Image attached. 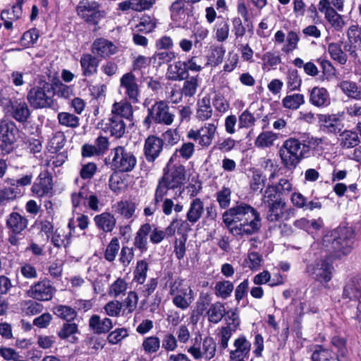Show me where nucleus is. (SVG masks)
<instances>
[{
  "instance_id": "f257e3e1",
  "label": "nucleus",
  "mask_w": 361,
  "mask_h": 361,
  "mask_svg": "<svg viewBox=\"0 0 361 361\" xmlns=\"http://www.w3.org/2000/svg\"><path fill=\"white\" fill-rule=\"evenodd\" d=\"M223 222L229 232L236 238L258 233L262 227L259 213L252 206L240 202L223 214Z\"/></svg>"
},
{
  "instance_id": "f03ea898",
  "label": "nucleus",
  "mask_w": 361,
  "mask_h": 361,
  "mask_svg": "<svg viewBox=\"0 0 361 361\" xmlns=\"http://www.w3.org/2000/svg\"><path fill=\"white\" fill-rule=\"evenodd\" d=\"M354 243V230L351 227L338 226L323 236L322 245L333 259H336L349 255Z\"/></svg>"
},
{
  "instance_id": "7ed1b4c3",
  "label": "nucleus",
  "mask_w": 361,
  "mask_h": 361,
  "mask_svg": "<svg viewBox=\"0 0 361 361\" xmlns=\"http://www.w3.org/2000/svg\"><path fill=\"white\" fill-rule=\"evenodd\" d=\"M321 138L307 137L301 142L299 140L290 137L286 140L279 149L280 158H307L310 152L321 145Z\"/></svg>"
},
{
  "instance_id": "20e7f679",
  "label": "nucleus",
  "mask_w": 361,
  "mask_h": 361,
  "mask_svg": "<svg viewBox=\"0 0 361 361\" xmlns=\"http://www.w3.org/2000/svg\"><path fill=\"white\" fill-rule=\"evenodd\" d=\"M53 85L45 80H39L28 91L27 100L35 109L51 108L54 104Z\"/></svg>"
},
{
  "instance_id": "39448f33",
  "label": "nucleus",
  "mask_w": 361,
  "mask_h": 361,
  "mask_svg": "<svg viewBox=\"0 0 361 361\" xmlns=\"http://www.w3.org/2000/svg\"><path fill=\"white\" fill-rule=\"evenodd\" d=\"M186 179L185 167L179 163H173L170 159L164 169V174L158 180L157 185L168 192L169 190L180 188Z\"/></svg>"
},
{
  "instance_id": "423d86ee",
  "label": "nucleus",
  "mask_w": 361,
  "mask_h": 361,
  "mask_svg": "<svg viewBox=\"0 0 361 361\" xmlns=\"http://www.w3.org/2000/svg\"><path fill=\"white\" fill-rule=\"evenodd\" d=\"M147 116L143 121L145 126L149 128L152 122L157 124L170 126L174 120V114L165 101L156 102L147 110Z\"/></svg>"
},
{
  "instance_id": "0eeeda50",
  "label": "nucleus",
  "mask_w": 361,
  "mask_h": 361,
  "mask_svg": "<svg viewBox=\"0 0 361 361\" xmlns=\"http://www.w3.org/2000/svg\"><path fill=\"white\" fill-rule=\"evenodd\" d=\"M216 351V343L214 338L210 336L204 338L202 348L200 347V341L196 338L194 344L188 349V352L195 360H200L201 358L211 360L215 356Z\"/></svg>"
},
{
  "instance_id": "6e6552de",
  "label": "nucleus",
  "mask_w": 361,
  "mask_h": 361,
  "mask_svg": "<svg viewBox=\"0 0 361 361\" xmlns=\"http://www.w3.org/2000/svg\"><path fill=\"white\" fill-rule=\"evenodd\" d=\"M97 128L116 138H121L126 133V125L124 121L118 116L109 115L97 123Z\"/></svg>"
},
{
  "instance_id": "1a4fd4ad",
  "label": "nucleus",
  "mask_w": 361,
  "mask_h": 361,
  "mask_svg": "<svg viewBox=\"0 0 361 361\" xmlns=\"http://www.w3.org/2000/svg\"><path fill=\"white\" fill-rule=\"evenodd\" d=\"M99 7V4L95 1L81 0L76 7V11L86 22L97 25L100 18Z\"/></svg>"
},
{
  "instance_id": "9d476101",
  "label": "nucleus",
  "mask_w": 361,
  "mask_h": 361,
  "mask_svg": "<svg viewBox=\"0 0 361 361\" xmlns=\"http://www.w3.org/2000/svg\"><path fill=\"white\" fill-rule=\"evenodd\" d=\"M307 272L320 283H328L332 279L334 267L328 259H322L307 267Z\"/></svg>"
},
{
  "instance_id": "9b49d317",
  "label": "nucleus",
  "mask_w": 361,
  "mask_h": 361,
  "mask_svg": "<svg viewBox=\"0 0 361 361\" xmlns=\"http://www.w3.org/2000/svg\"><path fill=\"white\" fill-rule=\"evenodd\" d=\"M55 291L56 288L51 281L44 279L32 285L27 291V295L36 300L49 301L52 299Z\"/></svg>"
},
{
  "instance_id": "f8f14e48",
  "label": "nucleus",
  "mask_w": 361,
  "mask_h": 361,
  "mask_svg": "<svg viewBox=\"0 0 361 361\" xmlns=\"http://www.w3.org/2000/svg\"><path fill=\"white\" fill-rule=\"evenodd\" d=\"M320 129L326 133H339L344 127L343 118L338 114H318Z\"/></svg>"
},
{
  "instance_id": "ddd939ff",
  "label": "nucleus",
  "mask_w": 361,
  "mask_h": 361,
  "mask_svg": "<svg viewBox=\"0 0 361 361\" xmlns=\"http://www.w3.org/2000/svg\"><path fill=\"white\" fill-rule=\"evenodd\" d=\"M216 131V124L207 123L197 130H190L188 133L190 139L198 141V143L204 147L209 146L214 137Z\"/></svg>"
},
{
  "instance_id": "4468645a",
  "label": "nucleus",
  "mask_w": 361,
  "mask_h": 361,
  "mask_svg": "<svg viewBox=\"0 0 361 361\" xmlns=\"http://www.w3.org/2000/svg\"><path fill=\"white\" fill-rule=\"evenodd\" d=\"M120 86L124 89L125 94L133 103L139 102L140 89L137 83V79L132 72H128L122 75L120 79Z\"/></svg>"
},
{
  "instance_id": "2eb2a0df",
  "label": "nucleus",
  "mask_w": 361,
  "mask_h": 361,
  "mask_svg": "<svg viewBox=\"0 0 361 361\" xmlns=\"http://www.w3.org/2000/svg\"><path fill=\"white\" fill-rule=\"evenodd\" d=\"M90 49L92 54L102 59L109 58L118 51L117 47L111 41L103 37L94 39Z\"/></svg>"
},
{
  "instance_id": "dca6fc26",
  "label": "nucleus",
  "mask_w": 361,
  "mask_h": 361,
  "mask_svg": "<svg viewBox=\"0 0 361 361\" xmlns=\"http://www.w3.org/2000/svg\"><path fill=\"white\" fill-rule=\"evenodd\" d=\"M10 108L11 116L18 122L25 123L30 116L31 111L27 104L23 99H16L10 102L8 106L4 107L5 109Z\"/></svg>"
},
{
  "instance_id": "f3484780",
  "label": "nucleus",
  "mask_w": 361,
  "mask_h": 361,
  "mask_svg": "<svg viewBox=\"0 0 361 361\" xmlns=\"http://www.w3.org/2000/svg\"><path fill=\"white\" fill-rule=\"evenodd\" d=\"M52 189V176L47 171L41 172L32 186V192L38 197L51 195Z\"/></svg>"
},
{
  "instance_id": "a211bd4d",
  "label": "nucleus",
  "mask_w": 361,
  "mask_h": 361,
  "mask_svg": "<svg viewBox=\"0 0 361 361\" xmlns=\"http://www.w3.org/2000/svg\"><path fill=\"white\" fill-rule=\"evenodd\" d=\"M109 147L108 138L99 136L93 145L85 144L82 147V155L83 157L103 156Z\"/></svg>"
},
{
  "instance_id": "6ab92c4d",
  "label": "nucleus",
  "mask_w": 361,
  "mask_h": 361,
  "mask_svg": "<svg viewBox=\"0 0 361 361\" xmlns=\"http://www.w3.org/2000/svg\"><path fill=\"white\" fill-rule=\"evenodd\" d=\"M342 298L348 301L361 300V274L350 278L345 284Z\"/></svg>"
},
{
  "instance_id": "aec40b11",
  "label": "nucleus",
  "mask_w": 361,
  "mask_h": 361,
  "mask_svg": "<svg viewBox=\"0 0 361 361\" xmlns=\"http://www.w3.org/2000/svg\"><path fill=\"white\" fill-rule=\"evenodd\" d=\"M233 350L230 351V358L233 360H243L249 357L251 350V343L245 336L240 335L233 341Z\"/></svg>"
},
{
  "instance_id": "412c9836",
  "label": "nucleus",
  "mask_w": 361,
  "mask_h": 361,
  "mask_svg": "<svg viewBox=\"0 0 361 361\" xmlns=\"http://www.w3.org/2000/svg\"><path fill=\"white\" fill-rule=\"evenodd\" d=\"M80 63L83 76L91 77L97 73L99 59L94 54H82L80 59Z\"/></svg>"
},
{
  "instance_id": "4be33fe9",
  "label": "nucleus",
  "mask_w": 361,
  "mask_h": 361,
  "mask_svg": "<svg viewBox=\"0 0 361 361\" xmlns=\"http://www.w3.org/2000/svg\"><path fill=\"white\" fill-rule=\"evenodd\" d=\"M286 206L284 200L265 204L266 219L269 222L281 221L285 215Z\"/></svg>"
},
{
  "instance_id": "5701e85b",
  "label": "nucleus",
  "mask_w": 361,
  "mask_h": 361,
  "mask_svg": "<svg viewBox=\"0 0 361 361\" xmlns=\"http://www.w3.org/2000/svg\"><path fill=\"white\" fill-rule=\"evenodd\" d=\"M27 219L18 212L11 213L6 218V226L14 234L21 233L27 226Z\"/></svg>"
},
{
  "instance_id": "b1692460",
  "label": "nucleus",
  "mask_w": 361,
  "mask_h": 361,
  "mask_svg": "<svg viewBox=\"0 0 361 361\" xmlns=\"http://www.w3.org/2000/svg\"><path fill=\"white\" fill-rule=\"evenodd\" d=\"M89 326L94 333L102 334L109 332L112 329L113 324L109 318L102 319L100 316L94 314L90 318Z\"/></svg>"
},
{
  "instance_id": "393cba45",
  "label": "nucleus",
  "mask_w": 361,
  "mask_h": 361,
  "mask_svg": "<svg viewBox=\"0 0 361 361\" xmlns=\"http://www.w3.org/2000/svg\"><path fill=\"white\" fill-rule=\"evenodd\" d=\"M310 102L317 107L327 106L330 104L328 91L324 87H313L310 94Z\"/></svg>"
},
{
  "instance_id": "a878e982",
  "label": "nucleus",
  "mask_w": 361,
  "mask_h": 361,
  "mask_svg": "<svg viewBox=\"0 0 361 361\" xmlns=\"http://www.w3.org/2000/svg\"><path fill=\"white\" fill-rule=\"evenodd\" d=\"M111 114L118 116L121 119H126L130 121L133 117V110L132 105L126 100H121L119 102H115L111 107Z\"/></svg>"
},
{
  "instance_id": "bb28decb",
  "label": "nucleus",
  "mask_w": 361,
  "mask_h": 361,
  "mask_svg": "<svg viewBox=\"0 0 361 361\" xmlns=\"http://www.w3.org/2000/svg\"><path fill=\"white\" fill-rule=\"evenodd\" d=\"M151 231V225L146 223L140 227L135 234L133 245L141 252H145L147 250V236Z\"/></svg>"
},
{
  "instance_id": "cd10ccee",
  "label": "nucleus",
  "mask_w": 361,
  "mask_h": 361,
  "mask_svg": "<svg viewBox=\"0 0 361 361\" xmlns=\"http://www.w3.org/2000/svg\"><path fill=\"white\" fill-rule=\"evenodd\" d=\"M184 1L176 0L170 6L171 18L177 26L186 25V13L184 9Z\"/></svg>"
},
{
  "instance_id": "c85d7f7f",
  "label": "nucleus",
  "mask_w": 361,
  "mask_h": 361,
  "mask_svg": "<svg viewBox=\"0 0 361 361\" xmlns=\"http://www.w3.org/2000/svg\"><path fill=\"white\" fill-rule=\"evenodd\" d=\"M94 221L96 226L106 233L111 232L116 223L114 216L109 212H104L96 215Z\"/></svg>"
},
{
  "instance_id": "c756f323",
  "label": "nucleus",
  "mask_w": 361,
  "mask_h": 361,
  "mask_svg": "<svg viewBox=\"0 0 361 361\" xmlns=\"http://www.w3.org/2000/svg\"><path fill=\"white\" fill-rule=\"evenodd\" d=\"M163 141L155 136H149L145 143V154L147 158H156L163 149Z\"/></svg>"
},
{
  "instance_id": "7c9ffc66",
  "label": "nucleus",
  "mask_w": 361,
  "mask_h": 361,
  "mask_svg": "<svg viewBox=\"0 0 361 361\" xmlns=\"http://www.w3.org/2000/svg\"><path fill=\"white\" fill-rule=\"evenodd\" d=\"M226 315L225 306L221 302L211 304L207 311L208 322L214 324L219 323Z\"/></svg>"
},
{
  "instance_id": "2f4dec72",
  "label": "nucleus",
  "mask_w": 361,
  "mask_h": 361,
  "mask_svg": "<svg viewBox=\"0 0 361 361\" xmlns=\"http://www.w3.org/2000/svg\"><path fill=\"white\" fill-rule=\"evenodd\" d=\"M18 129L13 122L0 123V140L1 142H15Z\"/></svg>"
},
{
  "instance_id": "473e14b6",
  "label": "nucleus",
  "mask_w": 361,
  "mask_h": 361,
  "mask_svg": "<svg viewBox=\"0 0 361 361\" xmlns=\"http://www.w3.org/2000/svg\"><path fill=\"white\" fill-rule=\"evenodd\" d=\"M338 87L348 98L361 100V86L350 80H342Z\"/></svg>"
},
{
  "instance_id": "72a5a7b5",
  "label": "nucleus",
  "mask_w": 361,
  "mask_h": 361,
  "mask_svg": "<svg viewBox=\"0 0 361 361\" xmlns=\"http://www.w3.org/2000/svg\"><path fill=\"white\" fill-rule=\"evenodd\" d=\"M338 140L340 145L344 148H353L360 143L357 133L350 130L341 131Z\"/></svg>"
},
{
  "instance_id": "f704fd0d",
  "label": "nucleus",
  "mask_w": 361,
  "mask_h": 361,
  "mask_svg": "<svg viewBox=\"0 0 361 361\" xmlns=\"http://www.w3.org/2000/svg\"><path fill=\"white\" fill-rule=\"evenodd\" d=\"M204 212V203L200 198L194 199L186 214L187 220L192 224L197 223Z\"/></svg>"
},
{
  "instance_id": "c9c22d12",
  "label": "nucleus",
  "mask_w": 361,
  "mask_h": 361,
  "mask_svg": "<svg viewBox=\"0 0 361 361\" xmlns=\"http://www.w3.org/2000/svg\"><path fill=\"white\" fill-rule=\"evenodd\" d=\"M331 345L336 350V357L337 361H347L348 350L347 341L340 336H334L331 339Z\"/></svg>"
},
{
  "instance_id": "e433bc0d",
  "label": "nucleus",
  "mask_w": 361,
  "mask_h": 361,
  "mask_svg": "<svg viewBox=\"0 0 361 361\" xmlns=\"http://www.w3.org/2000/svg\"><path fill=\"white\" fill-rule=\"evenodd\" d=\"M185 61H178L169 66V78L173 80H183L189 76Z\"/></svg>"
},
{
  "instance_id": "4c0bfd02",
  "label": "nucleus",
  "mask_w": 361,
  "mask_h": 361,
  "mask_svg": "<svg viewBox=\"0 0 361 361\" xmlns=\"http://www.w3.org/2000/svg\"><path fill=\"white\" fill-rule=\"evenodd\" d=\"M200 78L198 75L188 77L185 79L183 87L180 92H177L178 94V99H181V96L184 95L186 97H193L199 87Z\"/></svg>"
},
{
  "instance_id": "58836bf2",
  "label": "nucleus",
  "mask_w": 361,
  "mask_h": 361,
  "mask_svg": "<svg viewBox=\"0 0 361 361\" xmlns=\"http://www.w3.org/2000/svg\"><path fill=\"white\" fill-rule=\"evenodd\" d=\"M312 361H335L336 360L335 353L321 345L314 346L311 355Z\"/></svg>"
},
{
  "instance_id": "ea45409f",
  "label": "nucleus",
  "mask_w": 361,
  "mask_h": 361,
  "mask_svg": "<svg viewBox=\"0 0 361 361\" xmlns=\"http://www.w3.org/2000/svg\"><path fill=\"white\" fill-rule=\"evenodd\" d=\"M194 300L193 290H189L180 294L173 296L172 302L178 309L187 310Z\"/></svg>"
},
{
  "instance_id": "a19ab883",
  "label": "nucleus",
  "mask_w": 361,
  "mask_h": 361,
  "mask_svg": "<svg viewBox=\"0 0 361 361\" xmlns=\"http://www.w3.org/2000/svg\"><path fill=\"white\" fill-rule=\"evenodd\" d=\"M197 109L196 116L199 120L206 121L211 118L212 115V108L209 97H204L202 99L197 102Z\"/></svg>"
},
{
  "instance_id": "79ce46f5",
  "label": "nucleus",
  "mask_w": 361,
  "mask_h": 361,
  "mask_svg": "<svg viewBox=\"0 0 361 361\" xmlns=\"http://www.w3.org/2000/svg\"><path fill=\"white\" fill-rule=\"evenodd\" d=\"M106 164H111L114 170L119 172L132 171L136 165V159H105Z\"/></svg>"
},
{
  "instance_id": "37998d69",
  "label": "nucleus",
  "mask_w": 361,
  "mask_h": 361,
  "mask_svg": "<svg viewBox=\"0 0 361 361\" xmlns=\"http://www.w3.org/2000/svg\"><path fill=\"white\" fill-rule=\"evenodd\" d=\"M338 12L339 11L334 9L324 16L325 20L329 24L331 28L336 32H341L345 25V21L344 20L343 16Z\"/></svg>"
},
{
  "instance_id": "c03bdc74",
  "label": "nucleus",
  "mask_w": 361,
  "mask_h": 361,
  "mask_svg": "<svg viewBox=\"0 0 361 361\" xmlns=\"http://www.w3.org/2000/svg\"><path fill=\"white\" fill-rule=\"evenodd\" d=\"M214 30L218 42H223L226 41L228 37L230 30L228 19L219 17Z\"/></svg>"
},
{
  "instance_id": "a18cd8bd",
  "label": "nucleus",
  "mask_w": 361,
  "mask_h": 361,
  "mask_svg": "<svg viewBox=\"0 0 361 361\" xmlns=\"http://www.w3.org/2000/svg\"><path fill=\"white\" fill-rule=\"evenodd\" d=\"M328 52L331 58L341 65H344L348 61L347 54L343 51L341 45L338 43L331 42L328 45Z\"/></svg>"
},
{
  "instance_id": "49530a36",
  "label": "nucleus",
  "mask_w": 361,
  "mask_h": 361,
  "mask_svg": "<svg viewBox=\"0 0 361 361\" xmlns=\"http://www.w3.org/2000/svg\"><path fill=\"white\" fill-rule=\"evenodd\" d=\"M116 212L125 217L126 219H130L135 212V204L131 201H120L114 205Z\"/></svg>"
},
{
  "instance_id": "de8ad7c7",
  "label": "nucleus",
  "mask_w": 361,
  "mask_h": 361,
  "mask_svg": "<svg viewBox=\"0 0 361 361\" xmlns=\"http://www.w3.org/2000/svg\"><path fill=\"white\" fill-rule=\"evenodd\" d=\"M53 312L56 316L66 322L73 321L77 317L76 311L67 305H56L53 308Z\"/></svg>"
},
{
  "instance_id": "09e8293b",
  "label": "nucleus",
  "mask_w": 361,
  "mask_h": 361,
  "mask_svg": "<svg viewBox=\"0 0 361 361\" xmlns=\"http://www.w3.org/2000/svg\"><path fill=\"white\" fill-rule=\"evenodd\" d=\"M234 286L229 281L216 282L214 286L215 295L220 298L227 299L232 293Z\"/></svg>"
},
{
  "instance_id": "8fccbe9b",
  "label": "nucleus",
  "mask_w": 361,
  "mask_h": 361,
  "mask_svg": "<svg viewBox=\"0 0 361 361\" xmlns=\"http://www.w3.org/2000/svg\"><path fill=\"white\" fill-rule=\"evenodd\" d=\"M138 302L137 294L135 291H130L125 300L121 302L123 315L132 314L137 307Z\"/></svg>"
},
{
  "instance_id": "3c124183",
  "label": "nucleus",
  "mask_w": 361,
  "mask_h": 361,
  "mask_svg": "<svg viewBox=\"0 0 361 361\" xmlns=\"http://www.w3.org/2000/svg\"><path fill=\"white\" fill-rule=\"evenodd\" d=\"M262 262L263 257L262 255L257 252H250L244 259L243 266L249 268L252 271H257L259 269Z\"/></svg>"
},
{
  "instance_id": "603ef678",
  "label": "nucleus",
  "mask_w": 361,
  "mask_h": 361,
  "mask_svg": "<svg viewBox=\"0 0 361 361\" xmlns=\"http://www.w3.org/2000/svg\"><path fill=\"white\" fill-rule=\"evenodd\" d=\"M305 103V97L302 94H293L286 96L283 100V106L289 109L296 110Z\"/></svg>"
},
{
  "instance_id": "864d4df0",
  "label": "nucleus",
  "mask_w": 361,
  "mask_h": 361,
  "mask_svg": "<svg viewBox=\"0 0 361 361\" xmlns=\"http://www.w3.org/2000/svg\"><path fill=\"white\" fill-rule=\"evenodd\" d=\"M279 189H277L275 185H269L263 195L262 202L264 205L270 204L271 202L274 203L276 202L283 201V200L281 197Z\"/></svg>"
},
{
  "instance_id": "5fc2aeb1",
  "label": "nucleus",
  "mask_w": 361,
  "mask_h": 361,
  "mask_svg": "<svg viewBox=\"0 0 361 361\" xmlns=\"http://www.w3.org/2000/svg\"><path fill=\"white\" fill-rule=\"evenodd\" d=\"M53 89L54 95L66 99H70L73 96V87L72 85H67L62 82L57 80L53 83Z\"/></svg>"
},
{
  "instance_id": "6e6d98bb",
  "label": "nucleus",
  "mask_w": 361,
  "mask_h": 361,
  "mask_svg": "<svg viewBox=\"0 0 361 361\" xmlns=\"http://www.w3.org/2000/svg\"><path fill=\"white\" fill-rule=\"evenodd\" d=\"M59 123L63 126L75 128H77L80 123V118L68 112H60L57 115Z\"/></svg>"
},
{
  "instance_id": "4d7b16f0",
  "label": "nucleus",
  "mask_w": 361,
  "mask_h": 361,
  "mask_svg": "<svg viewBox=\"0 0 361 361\" xmlns=\"http://www.w3.org/2000/svg\"><path fill=\"white\" fill-rule=\"evenodd\" d=\"M148 269L149 266L145 260L142 259L137 261L135 269L133 272V281L139 284H143L147 278Z\"/></svg>"
},
{
  "instance_id": "13d9d810",
  "label": "nucleus",
  "mask_w": 361,
  "mask_h": 361,
  "mask_svg": "<svg viewBox=\"0 0 361 361\" xmlns=\"http://www.w3.org/2000/svg\"><path fill=\"white\" fill-rule=\"evenodd\" d=\"M347 37L351 44L361 49V25H351L347 30Z\"/></svg>"
},
{
  "instance_id": "bf43d9fd",
  "label": "nucleus",
  "mask_w": 361,
  "mask_h": 361,
  "mask_svg": "<svg viewBox=\"0 0 361 361\" xmlns=\"http://www.w3.org/2000/svg\"><path fill=\"white\" fill-rule=\"evenodd\" d=\"M267 178L259 170H254L250 179V186L253 192H261L265 185Z\"/></svg>"
},
{
  "instance_id": "052dcab7",
  "label": "nucleus",
  "mask_w": 361,
  "mask_h": 361,
  "mask_svg": "<svg viewBox=\"0 0 361 361\" xmlns=\"http://www.w3.org/2000/svg\"><path fill=\"white\" fill-rule=\"evenodd\" d=\"M176 57L174 52L161 50L155 52L153 56L151 58V61L154 64L157 66H161L164 63H168L171 61Z\"/></svg>"
},
{
  "instance_id": "680f3d73",
  "label": "nucleus",
  "mask_w": 361,
  "mask_h": 361,
  "mask_svg": "<svg viewBox=\"0 0 361 361\" xmlns=\"http://www.w3.org/2000/svg\"><path fill=\"white\" fill-rule=\"evenodd\" d=\"M235 144V141L231 137L219 139L212 147L211 152L214 155H218V151L228 152L234 147Z\"/></svg>"
},
{
  "instance_id": "e2e57ef3",
  "label": "nucleus",
  "mask_w": 361,
  "mask_h": 361,
  "mask_svg": "<svg viewBox=\"0 0 361 361\" xmlns=\"http://www.w3.org/2000/svg\"><path fill=\"white\" fill-rule=\"evenodd\" d=\"M226 326H224L231 331H236L240 324V319L237 310H230L226 312L224 317Z\"/></svg>"
},
{
  "instance_id": "0e129e2a",
  "label": "nucleus",
  "mask_w": 361,
  "mask_h": 361,
  "mask_svg": "<svg viewBox=\"0 0 361 361\" xmlns=\"http://www.w3.org/2000/svg\"><path fill=\"white\" fill-rule=\"evenodd\" d=\"M142 346L146 353H155L160 348V339L155 336L147 337L144 339Z\"/></svg>"
},
{
  "instance_id": "69168bd1",
  "label": "nucleus",
  "mask_w": 361,
  "mask_h": 361,
  "mask_svg": "<svg viewBox=\"0 0 361 361\" xmlns=\"http://www.w3.org/2000/svg\"><path fill=\"white\" fill-rule=\"evenodd\" d=\"M277 135L271 131H266L260 133L255 140V145L259 147H269L276 140Z\"/></svg>"
},
{
  "instance_id": "338daca9",
  "label": "nucleus",
  "mask_w": 361,
  "mask_h": 361,
  "mask_svg": "<svg viewBox=\"0 0 361 361\" xmlns=\"http://www.w3.org/2000/svg\"><path fill=\"white\" fill-rule=\"evenodd\" d=\"M39 36V34L37 29H30L25 32L20 37V43L24 47H30L37 42Z\"/></svg>"
},
{
  "instance_id": "774afa93",
  "label": "nucleus",
  "mask_w": 361,
  "mask_h": 361,
  "mask_svg": "<svg viewBox=\"0 0 361 361\" xmlns=\"http://www.w3.org/2000/svg\"><path fill=\"white\" fill-rule=\"evenodd\" d=\"M226 52L225 48L222 46H214L211 49V54L209 61L212 66H216L221 63Z\"/></svg>"
}]
</instances>
